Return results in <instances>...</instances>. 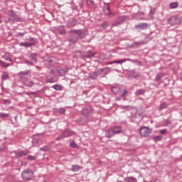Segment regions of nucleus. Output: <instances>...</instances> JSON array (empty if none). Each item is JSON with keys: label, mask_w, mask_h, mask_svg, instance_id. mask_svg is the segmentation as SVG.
Here are the masks:
<instances>
[{"label": "nucleus", "mask_w": 182, "mask_h": 182, "mask_svg": "<svg viewBox=\"0 0 182 182\" xmlns=\"http://www.w3.org/2000/svg\"><path fill=\"white\" fill-rule=\"evenodd\" d=\"M114 135L115 134H114L112 129L110 128L106 132L105 137H107V139H111V137H113Z\"/></svg>", "instance_id": "19"}, {"label": "nucleus", "mask_w": 182, "mask_h": 182, "mask_svg": "<svg viewBox=\"0 0 182 182\" xmlns=\"http://www.w3.org/2000/svg\"><path fill=\"white\" fill-rule=\"evenodd\" d=\"M125 60H128L129 62H132V63H137V60L136 59H133V58H127L125 59Z\"/></svg>", "instance_id": "46"}, {"label": "nucleus", "mask_w": 182, "mask_h": 182, "mask_svg": "<svg viewBox=\"0 0 182 182\" xmlns=\"http://www.w3.org/2000/svg\"><path fill=\"white\" fill-rule=\"evenodd\" d=\"M146 93V90L141 89L138 90V95H144Z\"/></svg>", "instance_id": "48"}, {"label": "nucleus", "mask_w": 182, "mask_h": 182, "mask_svg": "<svg viewBox=\"0 0 182 182\" xmlns=\"http://www.w3.org/2000/svg\"><path fill=\"white\" fill-rule=\"evenodd\" d=\"M47 62H48V63H52L53 62V60H52L50 58H48Z\"/></svg>", "instance_id": "58"}, {"label": "nucleus", "mask_w": 182, "mask_h": 182, "mask_svg": "<svg viewBox=\"0 0 182 182\" xmlns=\"http://www.w3.org/2000/svg\"><path fill=\"white\" fill-rule=\"evenodd\" d=\"M131 117H132V119H136L137 118V109H136L135 112H132L131 113Z\"/></svg>", "instance_id": "40"}, {"label": "nucleus", "mask_w": 182, "mask_h": 182, "mask_svg": "<svg viewBox=\"0 0 182 182\" xmlns=\"http://www.w3.org/2000/svg\"><path fill=\"white\" fill-rule=\"evenodd\" d=\"M21 177L24 181H31L33 179V171L31 169L24 170L21 173Z\"/></svg>", "instance_id": "4"}, {"label": "nucleus", "mask_w": 182, "mask_h": 182, "mask_svg": "<svg viewBox=\"0 0 182 182\" xmlns=\"http://www.w3.org/2000/svg\"><path fill=\"white\" fill-rule=\"evenodd\" d=\"M111 130H112V132H114V134L115 135L122 133V127L120 126L112 127Z\"/></svg>", "instance_id": "14"}, {"label": "nucleus", "mask_w": 182, "mask_h": 182, "mask_svg": "<svg viewBox=\"0 0 182 182\" xmlns=\"http://www.w3.org/2000/svg\"><path fill=\"white\" fill-rule=\"evenodd\" d=\"M149 15H151V16H153L154 15V11L151 10L150 13H149Z\"/></svg>", "instance_id": "57"}, {"label": "nucleus", "mask_w": 182, "mask_h": 182, "mask_svg": "<svg viewBox=\"0 0 182 182\" xmlns=\"http://www.w3.org/2000/svg\"><path fill=\"white\" fill-rule=\"evenodd\" d=\"M124 62H127V60L122 59V60H117L113 61L112 63H117V65H122V63H124Z\"/></svg>", "instance_id": "30"}, {"label": "nucleus", "mask_w": 182, "mask_h": 182, "mask_svg": "<svg viewBox=\"0 0 182 182\" xmlns=\"http://www.w3.org/2000/svg\"><path fill=\"white\" fill-rule=\"evenodd\" d=\"M54 113H58L59 114H65L66 109L65 108H54Z\"/></svg>", "instance_id": "18"}, {"label": "nucleus", "mask_w": 182, "mask_h": 182, "mask_svg": "<svg viewBox=\"0 0 182 182\" xmlns=\"http://www.w3.org/2000/svg\"><path fill=\"white\" fill-rule=\"evenodd\" d=\"M61 71L63 72L64 75H66V73H68V72H69V70L68 68H63V69H60Z\"/></svg>", "instance_id": "55"}, {"label": "nucleus", "mask_w": 182, "mask_h": 182, "mask_svg": "<svg viewBox=\"0 0 182 182\" xmlns=\"http://www.w3.org/2000/svg\"><path fill=\"white\" fill-rule=\"evenodd\" d=\"M0 65L2 68H8L9 66H11V64L4 62L2 60H0Z\"/></svg>", "instance_id": "31"}, {"label": "nucleus", "mask_w": 182, "mask_h": 182, "mask_svg": "<svg viewBox=\"0 0 182 182\" xmlns=\"http://www.w3.org/2000/svg\"><path fill=\"white\" fill-rule=\"evenodd\" d=\"M104 12L105 15H112L113 16H114V15L110 12V9L109 8V5L104 6Z\"/></svg>", "instance_id": "22"}, {"label": "nucleus", "mask_w": 182, "mask_h": 182, "mask_svg": "<svg viewBox=\"0 0 182 182\" xmlns=\"http://www.w3.org/2000/svg\"><path fill=\"white\" fill-rule=\"evenodd\" d=\"M28 41H29V42H31V43H33V42H35L36 39H35V38L30 37Z\"/></svg>", "instance_id": "56"}, {"label": "nucleus", "mask_w": 182, "mask_h": 182, "mask_svg": "<svg viewBox=\"0 0 182 182\" xmlns=\"http://www.w3.org/2000/svg\"><path fill=\"white\" fill-rule=\"evenodd\" d=\"M171 9H176V8H178V3L173 2L170 4Z\"/></svg>", "instance_id": "33"}, {"label": "nucleus", "mask_w": 182, "mask_h": 182, "mask_svg": "<svg viewBox=\"0 0 182 182\" xmlns=\"http://www.w3.org/2000/svg\"><path fill=\"white\" fill-rule=\"evenodd\" d=\"M26 95H27L28 96H31V93L30 92H26Z\"/></svg>", "instance_id": "63"}, {"label": "nucleus", "mask_w": 182, "mask_h": 182, "mask_svg": "<svg viewBox=\"0 0 182 182\" xmlns=\"http://www.w3.org/2000/svg\"><path fill=\"white\" fill-rule=\"evenodd\" d=\"M33 146L34 147H39V139H34L33 140Z\"/></svg>", "instance_id": "32"}, {"label": "nucleus", "mask_w": 182, "mask_h": 182, "mask_svg": "<svg viewBox=\"0 0 182 182\" xmlns=\"http://www.w3.org/2000/svg\"><path fill=\"white\" fill-rule=\"evenodd\" d=\"M109 26V22L105 21L101 24L102 29H107V27Z\"/></svg>", "instance_id": "34"}, {"label": "nucleus", "mask_w": 182, "mask_h": 182, "mask_svg": "<svg viewBox=\"0 0 182 182\" xmlns=\"http://www.w3.org/2000/svg\"><path fill=\"white\" fill-rule=\"evenodd\" d=\"M124 181L125 182H136L137 179H136V178L134 177L129 176V177L125 178Z\"/></svg>", "instance_id": "25"}, {"label": "nucleus", "mask_w": 182, "mask_h": 182, "mask_svg": "<svg viewBox=\"0 0 182 182\" xmlns=\"http://www.w3.org/2000/svg\"><path fill=\"white\" fill-rule=\"evenodd\" d=\"M161 134H166L167 133V129H161L159 131Z\"/></svg>", "instance_id": "54"}, {"label": "nucleus", "mask_w": 182, "mask_h": 182, "mask_svg": "<svg viewBox=\"0 0 182 182\" xmlns=\"http://www.w3.org/2000/svg\"><path fill=\"white\" fill-rule=\"evenodd\" d=\"M65 75L61 69L57 70V76H63Z\"/></svg>", "instance_id": "47"}, {"label": "nucleus", "mask_w": 182, "mask_h": 182, "mask_svg": "<svg viewBox=\"0 0 182 182\" xmlns=\"http://www.w3.org/2000/svg\"><path fill=\"white\" fill-rule=\"evenodd\" d=\"M75 132L69 129H66L63 134L58 136L56 140H61V139H65V137H70V136H73Z\"/></svg>", "instance_id": "7"}, {"label": "nucleus", "mask_w": 182, "mask_h": 182, "mask_svg": "<svg viewBox=\"0 0 182 182\" xmlns=\"http://www.w3.org/2000/svg\"><path fill=\"white\" fill-rule=\"evenodd\" d=\"M70 147H73V149L77 148V145L76 144V142L71 141L70 144Z\"/></svg>", "instance_id": "44"}, {"label": "nucleus", "mask_w": 182, "mask_h": 182, "mask_svg": "<svg viewBox=\"0 0 182 182\" xmlns=\"http://www.w3.org/2000/svg\"><path fill=\"white\" fill-rule=\"evenodd\" d=\"M8 79H9V75L6 72H4L1 75L2 82L8 80Z\"/></svg>", "instance_id": "24"}, {"label": "nucleus", "mask_w": 182, "mask_h": 182, "mask_svg": "<svg viewBox=\"0 0 182 182\" xmlns=\"http://www.w3.org/2000/svg\"><path fill=\"white\" fill-rule=\"evenodd\" d=\"M51 87L53 89H54L55 90H58L59 92H60L63 89V87L58 84H55V85H53Z\"/></svg>", "instance_id": "23"}, {"label": "nucleus", "mask_w": 182, "mask_h": 182, "mask_svg": "<svg viewBox=\"0 0 182 182\" xmlns=\"http://www.w3.org/2000/svg\"><path fill=\"white\" fill-rule=\"evenodd\" d=\"M4 59H5V60H9V62H12V58H11V57H9V56L5 55Z\"/></svg>", "instance_id": "53"}, {"label": "nucleus", "mask_w": 182, "mask_h": 182, "mask_svg": "<svg viewBox=\"0 0 182 182\" xmlns=\"http://www.w3.org/2000/svg\"><path fill=\"white\" fill-rule=\"evenodd\" d=\"M29 153V150H18V151H13L11 154H14L15 159H22V157H25V156H28Z\"/></svg>", "instance_id": "5"}, {"label": "nucleus", "mask_w": 182, "mask_h": 182, "mask_svg": "<svg viewBox=\"0 0 182 182\" xmlns=\"http://www.w3.org/2000/svg\"><path fill=\"white\" fill-rule=\"evenodd\" d=\"M168 23H169V25H180L181 20L176 16H172L168 19Z\"/></svg>", "instance_id": "9"}, {"label": "nucleus", "mask_w": 182, "mask_h": 182, "mask_svg": "<svg viewBox=\"0 0 182 182\" xmlns=\"http://www.w3.org/2000/svg\"><path fill=\"white\" fill-rule=\"evenodd\" d=\"M140 15H142V16L144 15V13L143 12H139L138 13V16H140Z\"/></svg>", "instance_id": "60"}, {"label": "nucleus", "mask_w": 182, "mask_h": 182, "mask_svg": "<svg viewBox=\"0 0 182 182\" xmlns=\"http://www.w3.org/2000/svg\"><path fill=\"white\" fill-rule=\"evenodd\" d=\"M128 106H122V109H127Z\"/></svg>", "instance_id": "61"}, {"label": "nucleus", "mask_w": 182, "mask_h": 182, "mask_svg": "<svg viewBox=\"0 0 182 182\" xmlns=\"http://www.w3.org/2000/svg\"><path fill=\"white\" fill-rule=\"evenodd\" d=\"M171 124V121L169 119L165 120V126H170Z\"/></svg>", "instance_id": "50"}, {"label": "nucleus", "mask_w": 182, "mask_h": 182, "mask_svg": "<svg viewBox=\"0 0 182 182\" xmlns=\"http://www.w3.org/2000/svg\"><path fill=\"white\" fill-rule=\"evenodd\" d=\"M127 19V17L126 16H121L119 17H117L114 23L112 24V28H114V26H119V25H122V23H124Z\"/></svg>", "instance_id": "6"}, {"label": "nucleus", "mask_w": 182, "mask_h": 182, "mask_svg": "<svg viewBox=\"0 0 182 182\" xmlns=\"http://www.w3.org/2000/svg\"><path fill=\"white\" fill-rule=\"evenodd\" d=\"M46 83H55V80H53V78H52V77H46Z\"/></svg>", "instance_id": "36"}, {"label": "nucleus", "mask_w": 182, "mask_h": 182, "mask_svg": "<svg viewBox=\"0 0 182 182\" xmlns=\"http://www.w3.org/2000/svg\"><path fill=\"white\" fill-rule=\"evenodd\" d=\"M83 53L80 50H77L73 54V58H74L75 59H79L80 58L83 59Z\"/></svg>", "instance_id": "15"}, {"label": "nucleus", "mask_w": 182, "mask_h": 182, "mask_svg": "<svg viewBox=\"0 0 182 182\" xmlns=\"http://www.w3.org/2000/svg\"><path fill=\"white\" fill-rule=\"evenodd\" d=\"M7 117H9V114L0 113V119H7Z\"/></svg>", "instance_id": "38"}, {"label": "nucleus", "mask_w": 182, "mask_h": 182, "mask_svg": "<svg viewBox=\"0 0 182 182\" xmlns=\"http://www.w3.org/2000/svg\"><path fill=\"white\" fill-rule=\"evenodd\" d=\"M41 151H49V146H45L43 147L40 148Z\"/></svg>", "instance_id": "42"}, {"label": "nucleus", "mask_w": 182, "mask_h": 182, "mask_svg": "<svg viewBox=\"0 0 182 182\" xmlns=\"http://www.w3.org/2000/svg\"><path fill=\"white\" fill-rule=\"evenodd\" d=\"M5 150L4 147L0 148V151H4Z\"/></svg>", "instance_id": "62"}, {"label": "nucleus", "mask_w": 182, "mask_h": 182, "mask_svg": "<svg viewBox=\"0 0 182 182\" xmlns=\"http://www.w3.org/2000/svg\"><path fill=\"white\" fill-rule=\"evenodd\" d=\"M127 95H129V91H127V89H124L120 97H126Z\"/></svg>", "instance_id": "35"}, {"label": "nucleus", "mask_w": 182, "mask_h": 182, "mask_svg": "<svg viewBox=\"0 0 182 182\" xmlns=\"http://www.w3.org/2000/svg\"><path fill=\"white\" fill-rule=\"evenodd\" d=\"M31 95H33L34 96H36L38 95V92H31Z\"/></svg>", "instance_id": "59"}, {"label": "nucleus", "mask_w": 182, "mask_h": 182, "mask_svg": "<svg viewBox=\"0 0 182 182\" xmlns=\"http://www.w3.org/2000/svg\"><path fill=\"white\" fill-rule=\"evenodd\" d=\"M112 92L114 93V95H119V93L122 92V90L119 86H115L112 87Z\"/></svg>", "instance_id": "21"}, {"label": "nucleus", "mask_w": 182, "mask_h": 182, "mask_svg": "<svg viewBox=\"0 0 182 182\" xmlns=\"http://www.w3.org/2000/svg\"><path fill=\"white\" fill-rule=\"evenodd\" d=\"M79 170H80V166L79 165H73L72 168H71V171H79Z\"/></svg>", "instance_id": "28"}, {"label": "nucleus", "mask_w": 182, "mask_h": 182, "mask_svg": "<svg viewBox=\"0 0 182 182\" xmlns=\"http://www.w3.org/2000/svg\"><path fill=\"white\" fill-rule=\"evenodd\" d=\"M24 63H26V65H28L29 66H33L35 64L33 63V61H29V60H25Z\"/></svg>", "instance_id": "43"}, {"label": "nucleus", "mask_w": 182, "mask_h": 182, "mask_svg": "<svg viewBox=\"0 0 182 182\" xmlns=\"http://www.w3.org/2000/svg\"><path fill=\"white\" fill-rule=\"evenodd\" d=\"M77 25V21L75 20H70L67 24V26L68 28H74V26H76Z\"/></svg>", "instance_id": "20"}, {"label": "nucleus", "mask_w": 182, "mask_h": 182, "mask_svg": "<svg viewBox=\"0 0 182 182\" xmlns=\"http://www.w3.org/2000/svg\"><path fill=\"white\" fill-rule=\"evenodd\" d=\"M68 33H70V36L68 38V42L70 43L75 44L79 41V39H83L86 38V36L87 35L85 31L83 30H70L68 31Z\"/></svg>", "instance_id": "1"}, {"label": "nucleus", "mask_w": 182, "mask_h": 182, "mask_svg": "<svg viewBox=\"0 0 182 182\" xmlns=\"http://www.w3.org/2000/svg\"><path fill=\"white\" fill-rule=\"evenodd\" d=\"M96 53L92 52V50H88L87 53L83 54L82 59L86 60V59H92V58H95Z\"/></svg>", "instance_id": "11"}, {"label": "nucleus", "mask_w": 182, "mask_h": 182, "mask_svg": "<svg viewBox=\"0 0 182 182\" xmlns=\"http://www.w3.org/2000/svg\"><path fill=\"white\" fill-rule=\"evenodd\" d=\"M107 70V72H110L111 69L109 67L103 68L100 70H97L94 72H91L89 75V79H92V80H95L97 77H99L102 75V72H105Z\"/></svg>", "instance_id": "3"}, {"label": "nucleus", "mask_w": 182, "mask_h": 182, "mask_svg": "<svg viewBox=\"0 0 182 182\" xmlns=\"http://www.w3.org/2000/svg\"><path fill=\"white\" fill-rule=\"evenodd\" d=\"M167 107H168L167 103L164 102L160 105V110H163L164 109H167Z\"/></svg>", "instance_id": "41"}, {"label": "nucleus", "mask_w": 182, "mask_h": 182, "mask_svg": "<svg viewBox=\"0 0 182 182\" xmlns=\"http://www.w3.org/2000/svg\"><path fill=\"white\" fill-rule=\"evenodd\" d=\"M139 133H140L141 136H142V137H147V136H150V133H151V129H150L147 127H142L139 129Z\"/></svg>", "instance_id": "8"}, {"label": "nucleus", "mask_w": 182, "mask_h": 182, "mask_svg": "<svg viewBox=\"0 0 182 182\" xmlns=\"http://www.w3.org/2000/svg\"><path fill=\"white\" fill-rule=\"evenodd\" d=\"M161 139H163V136H161V135H158L153 137V140H154V141H160Z\"/></svg>", "instance_id": "37"}, {"label": "nucleus", "mask_w": 182, "mask_h": 182, "mask_svg": "<svg viewBox=\"0 0 182 182\" xmlns=\"http://www.w3.org/2000/svg\"><path fill=\"white\" fill-rule=\"evenodd\" d=\"M8 14L9 17L5 16L4 18V22L6 25H14L15 22H22L23 21V18L18 16L13 9L9 10Z\"/></svg>", "instance_id": "2"}, {"label": "nucleus", "mask_w": 182, "mask_h": 182, "mask_svg": "<svg viewBox=\"0 0 182 182\" xmlns=\"http://www.w3.org/2000/svg\"><path fill=\"white\" fill-rule=\"evenodd\" d=\"M92 112H93V109L91 108V107L87 106L82 109V114L83 116H85V117H89V116L92 114Z\"/></svg>", "instance_id": "10"}, {"label": "nucleus", "mask_w": 182, "mask_h": 182, "mask_svg": "<svg viewBox=\"0 0 182 182\" xmlns=\"http://www.w3.org/2000/svg\"><path fill=\"white\" fill-rule=\"evenodd\" d=\"M24 35H25V33H17V34H16V36L17 38H19V36H21V38H23Z\"/></svg>", "instance_id": "49"}, {"label": "nucleus", "mask_w": 182, "mask_h": 182, "mask_svg": "<svg viewBox=\"0 0 182 182\" xmlns=\"http://www.w3.org/2000/svg\"><path fill=\"white\" fill-rule=\"evenodd\" d=\"M162 77L161 74H158L156 77V80H157L159 82V80H161Z\"/></svg>", "instance_id": "52"}, {"label": "nucleus", "mask_w": 182, "mask_h": 182, "mask_svg": "<svg viewBox=\"0 0 182 182\" xmlns=\"http://www.w3.org/2000/svg\"><path fill=\"white\" fill-rule=\"evenodd\" d=\"M127 75L129 77H134V79L137 78V73L136 72V70H129Z\"/></svg>", "instance_id": "16"}, {"label": "nucleus", "mask_w": 182, "mask_h": 182, "mask_svg": "<svg viewBox=\"0 0 182 182\" xmlns=\"http://www.w3.org/2000/svg\"><path fill=\"white\" fill-rule=\"evenodd\" d=\"M148 26H149L147 25V23H140L139 25L137 26V28L139 29H147Z\"/></svg>", "instance_id": "29"}, {"label": "nucleus", "mask_w": 182, "mask_h": 182, "mask_svg": "<svg viewBox=\"0 0 182 182\" xmlns=\"http://www.w3.org/2000/svg\"><path fill=\"white\" fill-rule=\"evenodd\" d=\"M18 75H20V79H23V76H28L29 75V70L28 71H21Z\"/></svg>", "instance_id": "26"}, {"label": "nucleus", "mask_w": 182, "mask_h": 182, "mask_svg": "<svg viewBox=\"0 0 182 182\" xmlns=\"http://www.w3.org/2000/svg\"><path fill=\"white\" fill-rule=\"evenodd\" d=\"M36 158L34 156L32 155H29L27 157V160H29L30 161H33V160H35Z\"/></svg>", "instance_id": "45"}, {"label": "nucleus", "mask_w": 182, "mask_h": 182, "mask_svg": "<svg viewBox=\"0 0 182 182\" xmlns=\"http://www.w3.org/2000/svg\"><path fill=\"white\" fill-rule=\"evenodd\" d=\"M29 58L31 62H34V63H38V53H31L29 55Z\"/></svg>", "instance_id": "13"}, {"label": "nucleus", "mask_w": 182, "mask_h": 182, "mask_svg": "<svg viewBox=\"0 0 182 182\" xmlns=\"http://www.w3.org/2000/svg\"><path fill=\"white\" fill-rule=\"evenodd\" d=\"M4 105H9L11 103V100H3Z\"/></svg>", "instance_id": "51"}, {"label": "nucleus", "mask_w": 182, "mask_h": 182, "mask_svg": "<svg viewBox=\"0 0 182 182\" xmlns=\"http://www.w3.org/2000/svg\"><path fill=\"white\" fill-rule=\"evenodd\" d=\"M87 5H88V6H95V1H93L92 0H87Z\"/></svg>", "instance_id": "39"}, {"label": "nucleus", "mask_w": 182, "mask_h": 182, "mask_svg": "<svg viewBox=\"0 0 182 182\" xmlns=\"http://www.w3.org/2000/svg\"><path fill=\"white\" fill-rule=\"evenodd\" d=\"M55 31H57L60 35H66V29L65 28V26H59L55 27Z\"/></svg>", "instance_id": "12"}, {"label": "nucleus", "mask_w": 182, "mask_h": 182, "mask_svg": "<svg viewBox=\"0 0 182 182\" xmlns=\"http://www.w3.org/2000/svg\"><path fill=\"white\" fill-rule=\"evenodd\" d=\"M14 119H15V120H16V122L18 120V116L17 115H16L15 117H14Z\"/></svg>", "instance_id": "64"}, {"label": "nucleus", "mask_w": 182, "mask_h": 182, "mask_svg": "<svg viewBox=\"0 0 182 182\" xmlns=\"http://www.w3.org/2000/svg\"><path fill=\"white\" fill-rule=\"evenodd\" d=\"M24 86H26L27 87H33V86H35V82L28 81L26 82H24Z\"/></svg>", "instance_id": "27"}, {"label": "nucleus", "mask_w": 182, "mask_h": 182, "mask_svg": "<svg viewBox=\"0 0 182 182\" xmlns=\"http://www.w3.org/2000/svg\"><path fill=\"white\" fill-rule=\"evenodd\" d=\"M19 46H23V48H31V46H35V43H18Z\"/></svg>", "instance_id": "17"}]
</instances>
